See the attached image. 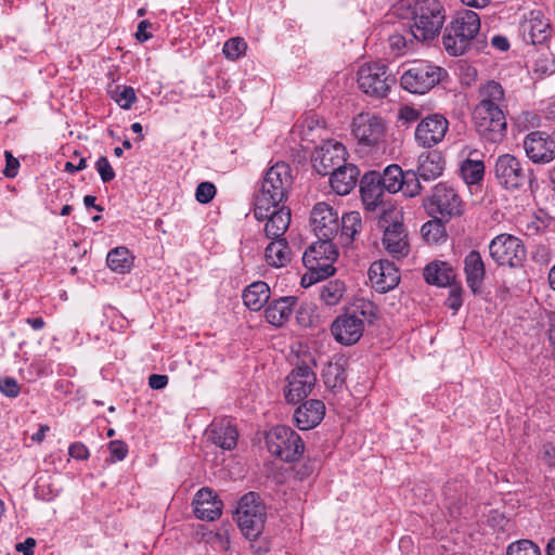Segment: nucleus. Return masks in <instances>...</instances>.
Segmentation results:
<instances>
[{
    "instance_id": "f704fd0d",
    "label": "nucleus",
    "mask_w": 555,
    "mask_h": 555,
    "mask_svg": "<svg viewBox=\"0 0 555 555\" xmlns=\"http://www.w3.org/2000/svg\"><path fill=\"white\" fill-rule=\"evenodd\" d=\"M524 40L533 46L544 43L551 36V27L546 21L532 17L522 25Z\"/></svg>"
},
{
    "instance_id": "4be33fe9",
    "label": "nucleus",
    "mask_w": 555,
    "mask_h": 555,
    "mask_svg": "<svg viewBox=\"0 0 555 555\" xmlns=\"http://www.w3.org/2000/svg\"><path fill=\"white\" fill-rule=\"evenodd\" d=\"M385 192L387 190L382 185V178L378 171H369L362 177L360 193L367 210H375L384 203Z\"/></svg>"
},
{
    "instance_id": "f3484780",
    "label": "nucleus",
    "mask_w": 555,
    "mask_h": 555,
    "mask_svg": "<svg viewBox=\"0 0 555 555\" xmlns=\"http://www.w3.org/2000/svg\"><path fill=\"white\" fill-rule=\"evenodd\" d=\"M522 146L527 157L534 164H548L555 159V140L544 131L528 133Z\"/></svg>"
},
{
    "instance_id": "4d7b16f0",
    "label": "nucleus",
    "mask_w": 555,
    "mask_h": 555,
    "mask_svg": "<svg viewBox=\"0 0 555 555\" xmlns=\"http://www.w3.org/2000/svg\"><path fill=\"white\" fill-rule=\"evenodd\" d=\"M5 157V168L3 170V175L7 178H15L17 175V169L20 167V162L15 158L10 151L4 152Z\"/></svg>"
},
{
    "instance_id": "e433bc0d",
    "label": "nucleus",
    "mask_w": 555,
    "mask_h": 555,
    "mask_svg": "<svg viewBox=\"0 0 555 555\" xmlns=\"http://www.w3.org/2000/svg\"><path fill=\"white\" fill-rule=\"evenodd\" d=\"M362 229L361 216L358 211L344 214L339 219L338 241L341 245H349Z\"/></svg>"
},
{
    "instance_id": "2eb2a0df",
    "label": "nucleus",
    "mask_w": 555,
    "mask_h": 555,
    "mask_svg": "<svg viewBox=\"0 0 555 555\" xmlns=\"http://www.w3.org/2000/svg\"><path fill=\"white\" fill-rule=\"evenodd\" d=\"M345 146L335 141H326L312 154V165L319 175L327 176L346 163Z\"/></svg>"
},
{
    "instance_id": "f03ea898",
    "label": "nucleus",
    "mask_w": 555,
    "mask_h": 555,
    "mask_svg": "<svg viewBox=\"0 0 555 555\" xmlns=\"http://www.w3.org/2000/svg\"><path fill=\"white\" fill-rule=\"evenodd\" d=\"M293 183L291 168L286 163H276L268 169L261 188L255 196L254 216L257 220H264L269 214V208L284 206L283 202L287 198L288 190Z\"/></svg>"
},
{
    "instance_id": "ddd939ff",
    "label": "nucleus",
    "mask_w": 555,
    "mask_h": 555,
    "mask_svg": "<svg viewBox=\"0 0 555 555\" xmlns=\"http://www.w3.org/2000/svg\"><path fill=\"white\" fill-rule=\"evenodd\" d=\"M441 69L427 63H415L401 76L400 83L411 93L423 94L440 81Z\"/></svg>"
},
{
    "instance_id": "58836bf2",
    "label": "nucleus",
    "mask_w": 555,
    "mask_h": 555,
    "mask_svg": "<svg viewBox=\"0 0 555 555\" xmlns=\"http://www.w3.org/2000/svg\"><path fill=\"white\" fill-rule=\"evenodd\" d=\"M270 297V288L267 283L262 281L254 282L243 293V300L245 306L253 310L258 311L268 301Z\"/></svg>"
},
{
    "instance_id": "6e6d98bb",
    "label": "nucleus",
    "mask_w": 555,
    "mask_h": 555,
    "mask_svg": "<svg viewBox=\"0 0 555 555\" xmlns=\"http://www.w3.org/2000/svg\"><path fill=\"white\" fill-rule=\"evenodd\" d=\"M451 289L447 298L446 305L453 311H457L462 306V287L459 285H450Z\"/></svg>"
},
{
    "instance_id": "603ef678",
    "label": "nucleus",
    "mask_w": 555,
    "mask_h": 555,
    "mask_svg": "<svg viewBox=\"0 0 555 555\" xmlns=\"http://www.w3.org/2000/svg\"><path fill=\"white\" fill-rule=\"evenodd\" d=\"M115 100L121 108H130L137 100L135 92L132 87H124L116 93Z\"/></svg>"
},
{
    "instance_id": "c03bdc74",
    "label": "nucleus",
    "mask_w": 555,
    "mask_h": 555,
    "mask_svg": "<svg viewBox=\"0 0 555 555\" xmlns=\"http://www.w3.org/2000/svg\"><path fill=\"white\" fill-rule=\"evenodd\" d=\"M344 293L345 284L339 280H332L321 287L320 298L327 306H335L339 302Z\"/></svg>"
},
{
    "instance_id": "393cba45",
    "label": "nucleus",
    "mask_w": 555,
    "mask_h": 555,
    "mask_svg": "<svg viewBox=\"0 0 555 555\" xmlns=\"http://www.w3.org/2000/svg\"><path fill=\"white\" fill-rule=\"evenodd\" d=\"M208 440L223 450H232L237 443V429L229 420L212 422L206 430Z\"/></svg>"
},
{
    "instance_id": "bf43d9fd",
    "label": "nucleus",
    "mask_w": 555,
    "mask_h": 555,
    "mask_svg": "<svg viewBox=\"0 0 555 555\" xmlns=\"http://www.w3.org/2000/svg\"><path fill=\"white\" fill-rule=\"evenodd\" d=\"M168 384V376L162 375V374H152L149 377V386L152 389L159 390L167 386Z\"/></svg>"
},
{
    "instance_id": "774afa93",
    "label": "nucleus",
    "mask_w": 555,
    "mask_h": 555,
    "mask_svg": "<svg viewBox=\"0 0 555 555\" xmlns=\"http://www.w3.org/2000/svg\"><path fill=\"white\" fill-rule=\"evenodd\" d=\"M548 340L553 349L555 350V313H551L548 317Z\"/></svg>"
},
{
    "instance_id": "13d9d810",
    "label": "nucleus",
    "mask_w": 555,
    "mask_h": 555,
    "mask_svg": "<svg viewBox=\"0 0 555 555\" xmlns=\"http://www.w3.org/2000/svg\"><path fill=\"white\" fill-rule=\"evenodd\" d=\"M68 453L76 460H87L89 457L88 448L81 442H75L70 444Z\"/></svg>"
},
{
    "instance_id": "a18cd8bd",
    "label": "nucleus",
    "mask_w": 555,
    "mask_h": 555,
    "mask_svg": "<svg viewBox=\"0 0 555 555\" xmlns=\"http://www.w3.org/2000/svg\"><path fill=\"white\" fill-rule=\"evenodd\" d=\"M461 172L466 183H478L483 178L485 164L481 160L466 159L461 166Z\"/></svg>"
},
{
    "instance_id": "0eeeda50",
    "label": "nucleus",
    "mask_w": 555,
    "mask_h": 555,
    "mask_svg": "<svg viewBox=\"0 0 555 555\" xmlns=\"http://www.w3.org/2000/svg\"><path fill=\"white\" fill-rule=\"evenodd\" d=\"M473 121L475 130L485 142L498 144L506 138L507 122L503 108L475 106Z\"/></svg>"
},
{
    "instance_id": "1a4fd4ad",
    "label": "nucleus",
    "mask_w": 555,
    "mask_h": 555,
    "mask_svg": "<svg viewBox=\"0 0 555 555\" xmlns=\"http://www.w3.org/2000/svg\"><path fill=\"white\" fill-rule=\"evenodd\" d=\"M491 258L499 266L517 268L526 259V248L522 242L511 234L502 233L495 236L489 244Z\"/></svg>"
},
{
    "instance_id": "412c9836",
    "label": "nucleus",
    "mask_w": 555,
    "mask_h": 555,
    "mask_svg": "<svg viewBox=\"0 0 555 555\" xmlns=\"http://www.w3.org/2000/svg\"><path fill=\"white\" fill-rule=\"evenodd\" d=\"M369 279L376 292L384 294L393 289L399 281L398 269L389 260H379L371 264Z\"/></svg>"
},
{
    "instance_id": "79ce46f5",
    "label": "nucleus",
    "mask_w": 555,
    "mask_h": 555,
    "mask_svg": "<svg viewBox=\"0 0 555 555\" xmlns=\"http://www.w3.org/2000/svg\"><path fill=\"white\" fill-rule=\"evenodd\" d=\"M434 219L423 224L421 232L427 243L436 244L440 240L446 238V227L443 224L444 219L438 216H433Z\"/></svg>"
},
{
    "instance_id": "8fccbe9b",
    "label": "nucleus",
    "mask_w": 555,
    "mask_h": 555,
    "mask_svg": "<svg viewBox=\"0 0 555 555\" xmlns=\"http://www.w3.org/2000/svg\"><path fill=\"white\" fill-rule=\"evenodd\" d=\"M216 195V186L211 182H201L195 192L196 201L202 204L209 203Z\"/></svg>"
},
{
    "instance_id": "680f3d73",
    "label": "nucleus",
    "mask_w": 555,
    "mask_h": 555,
    "mask_svg": "<svg viewBox=\"0 0 555 555\" xmlns=\"http://www.w3.org/2000/svg\"><path fill=\"white\" fill-rule=\"evenodd\" d=\"M36 540L34 538H27L23 543H17L15 550L22 552L24 555H34V547Z\"/></svg>"
},
{
    "instance_id": "4468645a",
    "label": "nucleus",
    "mask_w": 555,
    "mask_h": 555,
    "mask_svg": "<svg viewBox=\"0 0 555 555\" xmlns=\"http://www.w3.org/2000/svg\"><path fill=\"white\" fill-rule=\"evenodd\" d=\"M385 131V121L374 114L361 113L353 118L352 133L361 145H377L383 141Z\"/></svg>"
},
{
    "instance_id": "c85d7f7f",
    "label": "nucleus",
    "mask_w": 555,
    "mask_h": 555,
    "mask_svg": "<svg viewBox=\"0 0 555 555\" xmlns=\"http://www.w3.org/2000/svg\"><path fill=\"white\" fill-rule=\"evenodd\" d=\"M444 506L452 517H459L466 505L465 485L461 480H452L443 487Z\"/></svg>"
},
{
    "instance_id": "7c9ffc66",
    "label": "nucleus",
    "mask_w": 555,
    "mask_h": 555,
    "mask_svg": "<svg viewBox=\"0 0 555 555\" xmlns=\"http://www.w3.org/2000/svg\"><path fill=\"white\" fill-rule=\"evenodd\" d=\"M444 159L437 151L423 153L418 157L417 173L424 181H430L441 176Z\"/></svg>"
},
{
    "instance_id": "cd10ccee",
    "label": "nucleus",
    "mask_w": 555,
    "mask_h": 555,
    "mask_svg": "<svg viewBox=\"0 0 555 555\" xmlns=\"http://www.w3.org/2000/svg\"><path fill=\"white\" fill-rule=\"evenodd\" d=\"M264 225V233L268 238L278 240L286 232L291 223V209L285 206L269 208Z\"/></svg>"
},
{
    "instance_id": "aec40b11",
    "label": "nucleus",
    "mask_w": 555,
    "mask_h": 555,
    "mask_svg": "<svg viewBox=\"0 0 555 555\" xmlns=\"http://www.w3.org/2000/svg\"><path fill=\"white\" fill-rule=\"evenodd\" d=\"M363 321L354 314L338 315L331 325L335 340L345 346L356 344L363 335Z\"/></svg>"
},
{
    "instance_id": "de8ad7c7",
    "label": "nucleus",
    "mask_w": 555,
    "mask_h": 555,
    "mask_svg": "<svg viewBox=\"0 0 555 555\" xmlns=\"http://www.w3.org/2000/svg\"><path fill=\"white\" fill-rule=\"evenodd\" d=\"M420 179L421 177L417 172L412 170L405 171L404 179H402L404 182H402L400 191H402L406 197H414L418 195L422 189Z\"/></svg>"
},
{
    "instance_id": "dca6fc26",
    "label": "nucleus",
    "mask_w": 555,
    "mask_h": 555,
    "mask_svg": "<svg viewBox=\"0 0 555 555\" xmlns=\"http://www.w3.org/2000/svg\"><path fill=\"white\" fill-rule=\"evenodd\" d=\"M310 224L318 238H335L339 232V216L328 204L314 205L310 215Z\"/></svg>"
},
{
    "instance_id": "ea45409f",
    "label": "nucleus",
    "mask_w": 555,
    "mask_h": 555,
    "mask_svg": "<svg viewBox=\"0 0 555 555\" xmlns=\"http://www.w3.org/2000/svg\"><path fill=\"white\" fill-rule=\"evenodd\" d=\"M266 261L269 266L283 267L291 260V250L285 238L271 242L264 250Z\"/></svg>"
},
{
    "instance_id": "473e14b6",
    "label": "nucleus",
    "mask_w": 555,
    "mask_h": 555,
    "mask_svg": "<svg viewBox=\"0 0 555 555\" xmlns=\"http://www.w3.org/2000/svg\"><path fill=\"white\" fill-rule=\"evenodd\" d=\"M473 40L474 38L464 35V33H459L450 26L444 28L442 36V43L446 51L453 56L466 53L470 49Z\"/></svg>"
},
{
    "instance_id": "49530a36",
    "label": "nucleus",
    "mask_w": 555,
    "mask_h": 555,
    "mask_svg": "<svg viewBox=\"0 0 555 555\" xmlns=\"http://www.w3.org/2000/svg\"><path fill=\"white\" fill-rule=\"evenodd\" d=\"M506 555H541V552L534 542L521 539L507 546Z\"/></svg>"
},
{
    "instance_id": "864d4df0",
    "label": "nucleus",
    "mask_w": 555,
    "mask_h": 555,
    "mask_svg": "<svg viewBox=\"0 0 555 555\" xmlns=\"http://www.w3.org/2000/svg\"><path fill=\"white\" fill-rule=\"evenodd\" d=\"M111 452V462L122 461L128 453L127 444L121 440L111 441L108 444Z\"/></svg>"
},
{
    "instance_id": "9d476101",
    "label": "nucleus",
    "mask_w": 555,
    "mask_h": 555,
    "mask_svg": "<svg viewBox=\"0 0 555 555\" xmlns=\"http://www.w3.org/2000/svg\"><path fill=\"white\" fill-rule=\"evenodd\" d=\"M424 207L431 216H438L444 221L461 216L462 201L452 188L443 183L437 184L433 194L424 201Z\"/></svg>"
},
{
    "instance_id": "e2e57ef3",
    "label": "nucleus",
    "mask_w": 555,
    "mask_h": 555,
    "mask_svg": "<svg viewBox=\"0 0 555 555\" xmlns=\"http://www.w3.org/2000/svg\"><path fill=\"white\" fill-rule=\"evenodd\" d=\"M400 117L406 121H415L420 118V111L411 106H404L400 111Z\"/></svg>"
},
{
    "instance_id": "2f4dec72",
    "label": "nucleus",
    "mask_w": 555,
    "mask_h": 555,
    "mask_svg": "<svg viewBox=\"0 0 555 555\" xmlns=\"http://www.w3.org/2000/svg\"><path fill=\"white\" fill-rule=\"evenodd\" d=\"M424 279L428 284L444 287L453 283L455 274L448 262L434 261L425 267Z\"/></svg>"
},
{
    "instance_id": "423d86ee",
    "label": "nucleus",
    "mask_w": 555,
    "mask_h": 555,
    "mask_svg": "<svg viewBox=\"0 0 555 555\" xmlns=\"http://www.w3.org/2000/svg\"><path fill=\"white\" fill-rule=\"evenodd\" d=\"M269 452L284 462L297 461L305 450L300 436L291 427L279 425L266 436Z\"/></svg>"
},
{
    "instance_id": "6e6552de",
    "label": "nucleus",
    "mask_w": 555,
    "mask_h": 555,
    "mask_svg": "<svg viewBox=\"0 0 555 555\" xmlns=\"http://www.w3.org/2000/svg\"><path fill=\"white\" fill-rule=\"evenodd\" d=\"M396 79L382 63L364 64L358 70L359 88L371 96L384 98Z\"/></svg>"
},
{
    "instance_id": "c756f323",
    "label": "nucleus",
    "mask_w": 555,
    "mask_h": 555,
    "mask_svg": "<svg viewBox=\"0 0 555 555\" xmlns=\"http://www.w3.org/2000/svg\"><path fill=\"white\" fill-rule=\"evenodd\" d=\"M296 302L297 298L294 296L273 300L264 310L266 320L274 326H282L289 319Z\"/></svg>"
},
{
    "instance_id": "69168bd1",
    "label": "nucleus",
    "mask_w": 555,
    "mask_h": 555,
    "mask_svg": "<svg viewBox=\"0 0 555 555\" xmlns=\"http://www.w3.org/2000/svg\"><path fill=\"white\" fill-rule=\"evenodd\" d=\"M151 27V23L146 20L141 21L138 25L135 37L139 41L143 42L151 38V34H147L145 29Z\"/></svg>"
},
{
    "instance_id": "9b49d317",
    "label": "nucleus",
    "mask_w": 555,
    "mask_h": 555,
    "mask_svg": "<svg viewBox=\"0 0 555 555\" xmlns=\"http://www.w3.org/2000/svg\"><path fill=\"white\" fill-rule=\"evenodd\" d=\"M334 238H318L302 256V262L308 270H319L321 275L330 276L334 274L333 262L338 256Z\"/></svg>"
},
{
    "instance_id": "338daca9",
    "label": "nucleus",
    "mask_w": 555,
    "mask_h": 555,
    "mask_svg": "<svg viewBox=\"0 0 555 555\" xmlns=\"http://www.w3.org/2000/svg\"><path fill=\"white\" fill-rule=\"evenodd\" d=\"M491 43L500 51H506L509 48L508 40L505 37L499 35L492 38Z\"/></svg>"
},
{
    "instance_id": "5fc2aeb1",
    "label": "nucleus",
    "mask_w": 555,
    "mask_h": 555,
    "mask_svg": "<svg viewBox=\"0 0 555 555\" xmlns=\"http://www.w3.org/2000/svg\"><path fill=\"white\" fill-rule=\"evenodd\" d=\"M0 391L9 398H15L20 393V386L14 378L5 377L0 379Z\"/></svg>"
},
{
    "instance_id": "b1692460",
    "label": "nucleus",
    "mask_w": 555,
    "mask_h": 555,
    "mask_svg": "<svg viewBox=\"0 0 555 555\" xmlns=\"http://www.w3.org/2000/svg\"><path fill=\"white\" fill-rule=\"evenodd\" d=\"M194 514L197 518L212 521L221 515L222 502L211 489H201L194 499Z\"/></svg>"
},
{
    "instance_id": "37998d69",
    "label": "nucleus",
    "mask_w": 555,
    "mask_h": 555,
    "mask_svg": "<svg viewBox=\"0 0 555 555\" xmlns=\"http://www.w3.org/2000/svg\"><path fill=\"white\" fill-rule=\"evenodd\" d=\"M107 266L115 272L126 273L131 267L129 260V250L126 247H116L112 249L106 258Z\"/></svg>"
},
{
    "instance_id": "72a5a7b5",
    "label": "nucleus",
    "mask_w": 555,
    "mask_h": 555,
    "mask_svg": "<svg viewBox=\"0 0 555 555\" xmlns=\"http://www.w3.org/2000/svg\"><path fill=\"white\" fill-rule=\"evenodd\" d=\"M479 102L476 106L483 108H503L505 107V93L503 87L494 81L489 80L479 89Z\"/></svg>"
},
{
    "instance_id": "39448f33",
    "label": "nucleus",
    "mask_w": 555,
    "mask_h": 555,
    "mask_svg": "<svg viewBox=\"0 0 555 555\" xmlns=\"http://www.w3.org/2000/svg\"><path fill=\"white\" fill-rule=\"evenodd\" d=\"M266 507L259 494H244L236 508L235 519L242 533L248 540H256L262 532L266 522Z\"/></svg>"
},
{
    "instance_id": "3c124183",
    "label": "nucleus",
    "mask_w": 555,
    "mask_h": 555,
    "mask_svg": "<svg viewBox=\"0 0 555 555\" xmlns=\"http://www.w3.org/2000/svg\"><path fill=\"white\" fill-rule=\"evenodd\" d=\"M95 168L104 183H107L115 178V171L111 166L107 157H99V159L95 163Z\"/></svg>"
},
{
    "instance_id": "f8f14e48",
    "label": "nucleus",
    "mask_w": 555,
    "mask_h": 555,
    "mask_svg": "<svg viewBox=\"0 0 555 555\" xmlns=\"http://www.w3.org/2000/svg\"><path fill=\"white\" fill-rule=\"evenodd\" d=\"M284 387V397L288 403L296 404L305 400L317 383V375L312 369L306 364H297L286 377Z\"/></svg>"
},
{
    "instance_id": "052dcab7",
    "label": "nucleus",
    "mask_w": 555,
    "mask_h": 555,
    "mask_svg": "<svg viewBox=\"0 0 555 555\" xmlns=\"http://www.w3.org/2000/svg\"><path fill=\"white\" fill-rule=\"evenodd\" d=\"M320 273H321V271L319 272V270H309V273H306L301 278V285L304 287H308V286L312 285L313 283L327 278V276L321 275Z\"/></svg>"
},
{
    "instance_id": "09e8293b",
    "label": "nucleus",
    "mask_w": 555,
    "mask_h": 555,
    "mask_svg": "<svg viewBox=\"0 0 555 555\" xmlns=\"http://www.w3.org/2000/svg\"><path fill=\"white\" fill-rule=\"evenodd\" d=\"M246 42L238 37L231 38L223 46V53L228 59L235 60L246 50Z\"/></svg>"
},
{
    "instance_id": "7ed1b4c3",
    "label": "nucleus",
    "mask_w": 555,
    "mask_h": 555,
    "mask_svg": "<svg viewBox=\"0 0 555 555\" xmlns=\"http://www.w3.org/2000/svg\"><path fill=\"white\" fill-rule=\"evenodd\" d=\"M494 177L499 185L509 191L519 190L526 185L533 189V185H537L533 169L526 162L508 153L495 159Z\"/></svg>"
},
{
    "instance_id": "f257e3e1",
    "label": "nucleus",
    "mask_w": 555,
    "mask_h": 555,
    "mask_svg": "<svg viewBox=\"0 0 555 555\" xmlns=\"http://www.w3.org/2000/svg\"><path fill=\"white\" fill-rule=\"evenodd\" d=\"M293 183L291 168L286 163H276L268 169L261 188L255 196L254 216L257 220H264L269 214V208L284 206L283 202L287 198L288 190Z\"/></svg>"
},
{
    "instance_id": "4c0bfd02",
    "label": "nucleus",
    "mask_w": 555,
    "mask_h": 555,
    "mask_svg": "<svg viewBox=\"0 0 555 555\" xmlns=\"http://www.w3.org/2000/svg\"><path fill=\"white\" fill-rule=\"evenodd\" d=\"M448 26L475 39L480 29V17L474 11L462 10Z\"/></svg>"
},
{
    "instance_id": "c9c22d12",
    "label": "nucleus",
    "mask_w": 555,
    "mask_h": 555,
    "mask_svg": "<svg viewBox=\"0 0 555 555\" xmlns=\"http://www.w3.org/2000/svg\"><path fill=\"white\" fill-rule=\"evenodd\" d=\"M345 360L328 361L322 371V379L325 387L332 391L340 390L346 383Z\"/></svg>"
},
{
    "instance_id": "5701e85b",
    "label": "nucleus",
    "mask_w": 555,
    "mask_h": 555,
    "mask_svg": "<svg viewBox=\"0 0 555 555\" xmlns=\"http://www.w3.org/2000/svg\"><path fill=\"white\" fill-rule=\"evenodd\" d=\"M325 415L323 401L310 399L299 405L294 412V421L298 429L309 430L318 426Z\"/></svg>"
},
{
    "instance_id": "bb28decb",
    "label": "nucleus",
    "mask_w": 555,
    "mask_h": 555,
    "mask_svg": "<svg viewBox=\"0 0 555 555\" xmlns=\"http://www.w3.org/2000/svg\"><path fill=\"white\" fill-rule=\"evenodd\" d=\"M464 271L466 282L474 294L480 293V288L486 275L485 263L481 255L477 250L469 251L464 259Z\"/></svg>"
},
{
    "instance_id": "6ab92c4d",
    "label": "nucleus",
    "mask_w": 555,
    "mask_h": 555,
    "mask_svg": "<svg viewBox=\"0 0 555 555\" xmlns=\"http://www.w3.org/2000/svg\"><path fill=\"white\" fill-rule=\"evenodd\" d=\"M449 128V121L440 114L423 118L415 129V140L423 147H431L440 143Z\"/></svg>"
},
{
    "instance_id": "0e129e2a",
    "label": "nucleus",
    "mask_w": 555,
    "mask_h": 555,
    "mask_svg": "<svg viewBox=\"0 0 555 555\" xmlns=\"http://www.w3.org/2000/svg\"><path fill=\"white\" fill-rule=\"evenodd\" d=\"M389 46L393 51H400L405 47V38L400 34L389 36Z\"/></svg>"
},
{
    "instance_id": "a19ab883",
    "label": "nucleus",
    "mask_w": 555,
    "mask_h": 555,
    "mask_svg": "<svg viewBox=\"0 0 555 555\" xmlns=\"http://www.w3.org/2000/svg\"><path fill=\"white\" fill-rule=\"evenodd\" d=\"M382 178V185L388 193H397L402 188V179H404V171L398 165L387 166L383 172H379Z\"/></svg>"
},
{
    "instance_id": "a211bd4d",
    "label": "nucleus",
    "mask_w": 555,
    "mask_h": 555,
    "mask_svg": "<svg viewBox=\"0 0 555 555\" xmlns=\"http://www.w3.org/2000/svg\"><path fill=\"white\" fill-rule=\"evenodd\" d=\"M389 214L383 210V215L379 219V225L385 227L383 244L386 250L396 258L404 257L409 254L408 234L400 221H392L391 224L386 225L389 222Z\"/></svg>"
},
{
    "instance_id": "a878e982",
    "label": "nucleus",
    "mask_w": 555,
    "mask_h": 555,
    "mask_svg": "<svg viewBox=\"0 0 555 555\" xmlns=\"http://www.w3.org/2000/svg\"><path fill=\"white\" fill-rule=\"evenodd\" d=\"M330 176V183L334 192L338 195H347L357 185L360 170L357 166L345 163Z\"/></svg>"
},
{
    "instance_id": "20e7f679",
    "label": "nucleus",
    "mask_w": 555,
    "mask_h": 555,
    "mask_svg": "<svg viewBox=\"0 0 555 555\" xmlns=\"http://www.w3.org/2000/svg\"><path fill=\"white\" fill-rule=\"evenodd\" d=\"M444 18L443 7L438 0H417L413 8L411 34L420 41L431 40L440 33Z\"/></svg>"
}]
</instances>
